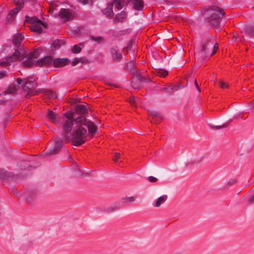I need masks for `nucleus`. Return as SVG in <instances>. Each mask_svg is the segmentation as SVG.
<instances>
[{
    "instance_id": "obj_19",
    "label": "nucleus",
    "mask_w": 254,
    "mask_h": 254,
    "mask_svg": "<svg viewBox=\"0 0 254 254\" xmlns=\"http://www.w3.org/2000/svg\"><path fill=\"white\" fill-rule=\"evenodd\" d=\"M115 15L116 20L120 22L123 21L127 16V13L124 10L122 11L120 13H118V12L115 13Z\"/></svg>"
},
{
    "instance_id": "obj_33",
    "label": "nucleus",
    "mask_w": 254,
    "mask_h": 254,
    "mask_svg": "<svg viewBox=\"0 0 254 254\" xmlns=\"http://www.w3.org/2000/svg\"><path fill=\"white\" fill-rule=\"evenodd\" d=\"M248 32L253 36H254V25L251 26L248 30Z\"/></svg>"
},
{
    "instance_id": "obj_27",
    "label": "nucleus",
    "mask_w": 254,
    "mask_h": 254,
    "mask_svg": "<svg viewBox=\"0 0 254 254\" xmlns=\"http://www.w3.org/2000/svg\"><path fill=\"white\" fill-rule=\"evenodd\" d=\"M17 13H14L13 12V10L10 11V12L7 15V19L8 21H12L13 18L14 16Z\"/></svg>"
},
{
    "instance_id": "obj_40",
    "label": "nucleus",
    "mask_w": 254,
    "mask_h": 254,
    "mask_svg": "<svg viewBox=\"0 0 254 254\" xmlns=\"http://www.w3.org/2000/svg\"><path fill=\"white\" fill-rule=\"evenodd\" d=\"M131 43H129L127 44V47H125V50H127H127L129 49V47L131 46Z\"/></svg>"
},
{
    "instance_id": "obj_8",
    "label": "nucleus",
    "mask_w": 254,
    "mask_h": 254,
    "mask_svg": "<svg viewBox=\"0 0 254 254\" xmlns=\"http://www.w3.org/2000/svg\"><path fill=\"white\" fill-rule=\"evenodd\" d=\"M58 15L64 21H68L73 17V13L71 10L65 8H61Z\"/></svg>"
},
{
    "instance_id": "obj_36",
    "label": "nucleus",
    "mask_w": 254,
    "mask_h": 254,
    "mask_svg": "<svg viewBox=\"0 0 254 254\" xmlns=\"http://www.w3.org/2000/svg\"><path fill=\"white\" fill-rule=\"evenodd\" d=\"M249 201L250 203H253L254 201V193L250 195L249 197Z\"/></svg>"
},
{
    "instance_id": "obj_28",
    "label": "nucleus",
    "mask_w": 254,
    "mask_h": 254,
    "mask_svg": "<svg viewBox=\"0 0 254 254\" xmlns=\"http://www.w3.org/2000/svg\"><path fill=\"white\" fill-rule=\"evenodd\" d=\"M168 74V72L165 70H160L158 72V75L160 77H165Z\"/></svg>"
},
{
    "instance_id": "obj_14",
    "label": "nucleus",
    "mask_w": 254,
    "mask_h": 254,
    "mask_svg": "<svg viewBox=\"0 0 254 254\" xmlns=\"http://www.w3.org/2000/svg\"><path fill=\"white\" fill-rule=\"evenodd\" d=\"M75 110L76 112L79 114H84L88 111L87 104H77L75 107Z\"/></svg>"
},
{
    "instance_id": "obj_21",
    "label": "nucleus",
    "mask_w": 254,
    "mask_h": 254,
    "mask_svg": "<svg viewBox=\"0 0 254 254\" xmlns=\"http://www.w3.org/2000/svg\"><path fill=\"white\" fill-rule=\"evenodd\" d=\"M62 41L58 40V39H56L54 41H53L51 46V48H52V50H55L56 49V48L58 47H60L62 45Z\"/></svg>"
},
{
    "instance_id": "obj_15",
    "label": "nucleus",
    "mask_w": 254,
    "mask_h": 254,
    "mask_svg": "<svg viewBox=\"0 0 254 254\" xmlns=\"http://www.w3.org/2000/svg\"><path fill=\"white\" fill-rule=\"evenodd\" d=\"M24 36L22 33L17 34L15 35L12 39L13 44L16 46L18 47L20 46L21 42L24 39Z\"/></svg>"
},
{
    "instance_id": "obj_45",
    "label": "nucleus",
    "mask_w": 254,
    "mask_h": 254,
    "mask_svg": "<svg viewBox=\"0 0 254 254\" xmlns=\"http://www.w3.org/2000/svg\"><path fill=\"white\" fill-rule=\"evenodd\" d=\"M109 209H110V210H114V208L113 207H110V208H109Z\"/></svg>"
},
{
    "instance_id": "obj_41",
    "label": "nucleus",
    "mask_w": 254,
    "mask_h": 254,
    "mask_svg": "<svg viewBox=\"0 0 254 254\" xmlns=\"http://www.w3.org/2000/svg\"><path fill=\"white\" fill-rule=\"evenodd\" d=\"M226 127V126L223 125V126H217L216 128L217 129H220V128H224V127Z\"/></svg>"
},
{
    "instance_id": "obj_11",
    "label": "nucleus",
    "mask_w": 254,
    "mask_h": 254,
    "mask_svg": "<svg viewBox=\"0 0 254 254\" xmlns=\"http://www.w3.org/2000/svg\"><path fill=\"white\" fill-rule=\"evenodd\" d=\"M110 53L114 61H118L123 58V55L117 46H113L110 50Z\"/></svg>"
},
{
    "instance_id": "obj_22",
    "label": "nucleus",
    "mask_w": 254,
    "mask_h": 254,
    "mask_svg": "<svg viewBox=\"0 0 254 254\" xmlns=\"http://www.w3.org/2000/svg\"><path fill=\"white\" fill-rule=\"evenodd\" d=\"M83 46L81 44L74 45L72 47V52L75 54H78L80 52Z\"/></svg>"
},
{
    "instance_id": "obj_38",
    "label": "nucleus",
    "mask_w": 254,
    "mask_h": 254,
    "mask_svg": "<svg viewBox=\"0 0 254 254\" xmlns=\"http://www.w3.org/2000/svg\"><path fill=\"white\" fill-rule=\"evenodd\" d=\"M91 0H79V1L83 4H86L89 2Z\"/></svg>"
},
{
    "instance_id": "obj_5",
    "label": "nucleus",
    "mask_w": 254,
    "mask_h": 254,
    "mask_svg": "<svg viewBox=\"0 0 254 254\" xmlns=\"http://www.w3.org/2000/svg\"><path fill=\"white\" fill-rule=\"evenodd\" d=\"M210 40L211 36L208 35L204 39H203L201 44L200 50L202 54H203L205 57L207 56L209 54V49L210 48L213 47V51L210 54V57L212 56L218 49V44L215 43L214 44L213 43L210 41Z\"/></svg>"
},
{
    "instance_id": "obj_37",
    "label": "nucleus",
    "mask_w": 254,
    "mask_h": 254,
    "mask_svg": "<svg viewBox=\"0 0 254 254\" xmlns=\"http://www.w3.org/2000/svg\"><path fill=\"white\" fill-rule=\"evenodd\" d=\"M7 72L5 70L0 71V79L6 76Z\"/></svg>"
},
{
    "instance_id": "obj_42",
    "label": "nucleus",
    "mask_w": 254,
    "mask_h": 254,
    "mask_svg": "<svg viewBox=\"0 0 254 254\" xmlns=\"http://www.w3.org/2000/svg\"><path fill=\"white\" fill-rule=\"evenodd\" d=\"M4 95V91L0 88V95Z\"/></svg>"
},
{
    "instance_id": "obj_43",
    "label": "nucleus",
    "mask_w": 254,
    "mask_h": 254,
    "mask_svg": "<svg viewBox=\"0 0 254 254\" xmlns=\"http://www.w3.org/2000/svg\"><path fill=\"white\" fill-rule=\"evenodd\" d=\"M250 105L252 106L253 108H254V100L251 102L250 103Z\"/></svg>"
},
{
    "instance_id": "obj_7",
    "label": "nucleus",
    "mask_w": 254,
    "mask_h": 254,
    "mask_svg": "<svg viewBox=\"0 0 254 254\" xmlns=\"http://www.w3.org/2000/svg\"><path fill=\"white\" fill-rule=\"evenodd\" d=\"M26 20L31 23V29L34 32H41L42 27L44 26L42 22L36 17H26Z\"/></svg>"
},
{
    "instance_id": "obj_34",
    "label": "nucleus",
    "mask_w": 254,
    "mask_h": 254,
    "mask_svg": "<svg viewBox=\"0 0 254 254\" xmlns=\"http://www.w3.org/2000/svg\"><path fill=\"white\" fill-rule=\"evenodd\" d=\"M157 178L153 177V176H149L148 178V180L150 182H155L157 181Z\"/></svg>"
},
{
    "instance_id": "obj_17",
    "label": "nucleus",
    "mask_w": 254,
    "mask_h": 254,
    "mask_svg": "<svg viewBox=\"0 0 254 254\" xmlns=\"http://www.w3.org/2000/svg\"><path fill=\"white\" fill-rule=\"evenodd\" d=\"M112 6V5L108 3L107 7L103 10V13L109 17H112L115 15V12Z\"/></svg>"
},
{
    "instance_id": "obj_24",
    "label": "nucleus",
    "mask_w": 254,
    "mask_h": 254,
    "mask_svg": "<svg viewBox=\"0 0 254 254\" xmlns=\"http://www.w3.org/2000/svg\"><path fill=\"white\" fill-rule=\"evenodd\" d=\"M124 203H132L135 201V198L133 196H127L122 198Z\"/></svg>"
},
{
    "instance_id": "obj_44",
    "label": "nucleus",
    "mask_w": 254,
    "mask_h": 254,
    "mask_svg": "<svg viewBox=\"0 0 254 254\" xmlns=\"http://www.w3.org/2000/svg\"><path fill=\"white\" fill-rule=\"evenodd\" d=\"M49 10L52 13H54V9L53 8H52V7H51Z\"/></svg>"
},
{
    "instance_id": "obj_6",
    "label": "nucleus",
    "mask_w": 254,
    "mask_h": 254,
    "mask_svg": "<svg viewBox=\"0 0 254 254\" xmlns=\"http://www.w3.org/2000/svg\"><path fill=\"white\" fill-rule=\"evenodd\" d=\"M23 52L22 51L15 50L13 54L8 56L7 57L1 59L0 61V65L2 67H8L11 64L23 56Z\"/></svg>"
},
{
    "instance_id": "obj_9",
    "label": "nucleus",
    "mask_w": 254,
    "mask_h": 254,
    "mask_svg": "<svg viewBox=\"0 0 254 254\" xmlns=\"http://www.w3.org/2000/svg\"><path fill=\"white\" fill-rule=\"evenodd\" d=\"M63 146V141L61 138H56L55 143L51 149L47 152V154H54L58 152Z\"/></svg>"
},
{
    "instance_id": "obj_16",
    "label": "nucleus",
    "mask_w": 254,
    "mask_h": 254,
    "mask_svg": "<svg viewBox=\"0 0 254 254\" xmlns=\"http://www.w3.org/2000/svg\"><path fill=\"white\" fill-rule=\"evenodd\" d=\"M167 199V195H163L154 201L153 205L156 207H159L162 204L164 203Z\"/></svg>"
},
{
    "instance_id": "obj_46",
    "label": "nucleus",
    "mask_w": 254,
    "mask_h": 254,
    "mask_svg": "<svg viewBox=\"0 0 254 254\" xmlns=\"http://www.w3.org/2000/svg\"><path fill=\"white\" fill-rule=\"evenodd\" d=\"M52 96H50V97L51 98H53L54 97V94L53 93H52Z\"/></svg>"
},
{
    "instance_id": "obj_1",
    "label": "nucleus",
    "mask_w": 254,
    "mask_h": 254,
    "mask_svg": "<svg viewBox=\"0 0 254 254\" xmlns=\"http://www.w3.org/2000/svg\"><path fill=\"white\" fill-rule=\"evenodd\" d=\"M47 119L57 126L61 127L63 138L66 142L70 141L74 146H79L87 140V128L90 133H94L97 127L92 122L87 121L84 116L77 118L73 128V119L71 113L57 114L49 109L46 115Z\"/></svg>"
},
{
    "instance_id": "obj_31",
    "label": "nucleus",
    "mask_w": 254,
    "mask_h": 254,
    "mask_svg": "<svg viewBox=\"0 0 254 254\" xmlns=\"http://www.w3.org/2000/svg\"><path fill=\"white\" fill-rule=\"evenodd\" d=\"M120 154L118 152H115L114 155L113 160L115 162H117L119 158H120Z\"/></svg>"
},
{
    "instance_id": "obj_10",
    "label": "nucleus",
    "mask_w": 254,
    "mask_h": 254,
    "mask_svg": "<svg viewBox=\"0 0 254 254\" xmlns=\"http://www.w3.org/2000/svg\"><path fill=\"white\" fill-rule=\"evenodd\" d=\"M128 4L132 6L135 10H142L144 7L143 0H127Z\"/></svg>"
},
{
    "instance_id": "obj_39",
    "label": "nucleus",
    "mask_w": 254,
    "mask_h": 254,
    "mask_svg": "<svg viewBox=\"0 0 254 254\" xmlns=\"http://www.w3.org/2000/svg\"><path fill=\"white\" fill-rule=\"evenodd\" d=\"M194 84H195V87H196V88L197 90H198V92L199 93H200V87H199L198 84V83H197V81H196V79H195V80H194Z\"/></svg>"
},
{
    "instance_id": "obj_4",
    "label": "nucleus",
    "mask_w": 254,
    "mask_h": 254,
    "mask_svg": "<svg viewBox=\"0 0 254 254\" xmlns=\"http://www.w3.org/2000/svg\"><path fill=\"white\" fill-rule=\"evenodd\" d=\"M17 82L19 88H21L23 91L27 92L28 94L33 95L35 92L36 84L33 77H31L22 79L17 78Z\"/></svg>"
},
{
    "instance_id": "obj_3",
    "label": "nucleus",
    "mask_w": 254,
    "mask_h": 254,
    "mask_svg": "<svg viewBox=\"0 0 254 254\" xmlns=\"http://www.w3.org/2000/svg\"><path fill=\"white\" fill-rule=\"evenodd\" d=\"M205 14L210 15L207 19L208 23L213 26H218L221 19L225 14V12L219 8L209 6L206 8Z\"/></svg>"
},
{
    "instance_id": "obj_18",
    "label": "nucleus",
    "mask_w": 254,
    "mask_h": 254,
    "mask_svg": "<svg viewBox=\"0 0 254 254\" xmlns=\"http://www.w3.org/2000/svg\"><path fill=\"white\" fill-rule=\"evenodd\" d=\"M14 3L17 5V7L13 9V12L14 13H17L23 7L24 4V0H13Z\"/></svg>"
},
{
    "instance_id": "obj_29",
    "label": "nucleus",
    "mask_w": 254,
    "mask_h": 254,
    "mask_svg": "<svg viewBox=\"0 0 254 254\" xmlns=\"http://www.w3.org/2000/svg\"><path fill=\"white\" fill-rule=\"evenodd\" d=\"M175 88V87H173V86H169V87H162V90L165 91V92H172V91L174 90V89Z\"/></svg>"
},
{
    "instance_id": "obj_35",
    "label": "nucleus",
    "mask_w": 254,
    "mask_h": 254,
    "mask_svg": "<svg viewBox=\"0 0 254 254\" xmlns=\"http://www.w3.org/2000/svg\"><path fill=\"white\" fill-rule=\"evenodd\" d=\"M7 172L3 169H0V177L2 178L5 176Z\"/></svg>"
},
{
    "instance_id": "obj_30",
    "label": "nucleus",
    "mask_w": 254,
    "mask_h": 254,
    "mask_svg": "<svg viewBox=\"0 0 254 254\" xmlns=\"http://www.w3.org/2000/svg\"><path fill=\"white\" fill-rule=\"evenodd\" d=\"M79 62L82 63V60L81 59L75 58L71 63V65L72 66H75Z\"/></svg>"
},
{
    "instance_id": "obj_12",
    "label": "nucleus",
    "mask_w": 254,
    "mask_h": 254,
    "mask_svg": "<svg viewBox=\"0 0 254 254\" xmlns=\"http://www.w3.org/2000/svg\"><path fill=\"white\" fill-rule=\"evenodd\" d=\"M109 4L112 5V7L115 13L121 10L124 6L123 0H112Z\"/></svg>"
},
{
    "instance_id": "obj_23",
    "label": "nucleus",
    "mask_w": 254,
    "mask_h": 254,
    "mask_svg": "<svg viewBox=\"0 0 254 254\" xmlns=\"http://www.w3.org/2000/svg\"><path fill=\"white\" fill-rule=\"evenodd\" d=\"M16 90V87L14 85L10 86L8 89L4 91V95L14 93Z\"/></svg>"
},
{
    "instance_id": "obj_32",
    "label": "nucleus",
    "mask_w": 254,
    "mask_h": 254,
    "mask_svg": "<svg viewBox=\"0 0 254 254\" xmlns=\"http://www.w3.org/2000/svg\"><path fill=\"white\" fill-rule=\"evenodd\" d=\"M219 86L223 89L226 88L228 87L227 84L223 81L219 82Z\"/></svg>"
},
{
    "instance_id": "obj_13",
    "label": "nucleus",
    "mask_w": 254,
    "mask_h": 254,
    "mask_svg": "<svg viewBox=\"0 0 254 254\" xmlns=\"http://www.w3.org/2000/svg\"><path fill=\"white\" fill-rule=\"evenodd\" d=\"M68 60L67 58H57L53 60V65L55 67H61L67 65Z\"/></svg>"
},
{
    "instance_id": "obj_2",
    "label": "nucleus",
    "mask_w": 254,
    "mask_h": 254,
    "mask_svg": "<svg viewBox=\"0 0 254 254\" xmlns=\"http://www.w3.org/2000/svg\"><path fill=\"white\" fill-rule=\"evenodd\" d=\"M38 52L34 51L30 52L25 56L23 64L25 66L35 65L37 66H46L53 64V59L51 56H45L40 60H37Z\"/></svg>"
},
{
    "instance_id": "obj_20",
    "label": "nucleus",
    "mask_w": 254,
    "mask_h": 254,
    "mask_svg": "<svg viewBox=\"0 0 254 254\" xmlns=\"http://www.w3.org/2000/svg\"><path fill=\"white\" fill-rule=\"evenodd\" d=\"M237 182V180L236 178H230V179L228 180L227 181V182H226L225 185V188H229L233 185H234V184H235L236 183V182Z\"/></svg>"
},
{
    "instance_id": "obj_25",
    "label": "nucleus",
    "mask_w": 254,
    "mask_h": 254,
    "mask_svg": "<svg viewBox=\"0 0 254 254\" xmlns=\"http://www.w3.org/2000/svg\"><path fill=\"white\" fill-rule=\"evenodd\" d=\"M129 101L132 106L136 107L137 104L139 102V99L133 96L129 99Z\"/></svg>"
},
{
    "instance_id": "obj_26",
    "label": "nucleus",
    "mask_w": 254,
    "mask_h": 254,
    "mask_svg": "<svg viewBox=\"0 0 254 254\" xmlns=\"http://www.w3.org/2000/svg\"><path fill=\"white\" fill-rule=\"evenodd\" d=\"M90 37L92 40L97 42L98 43L101 42L103 40V37L101 36H90Z\"/></svg>"
}]
</instances>
